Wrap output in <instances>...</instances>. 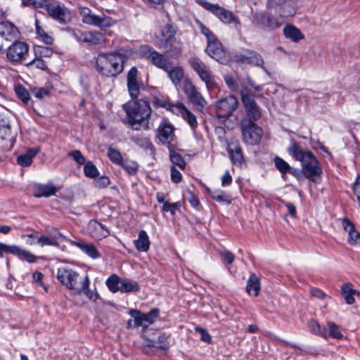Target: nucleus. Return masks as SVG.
<instances>
[{
  "instance_id": "obj_1",
  "label": "nucleus",
  "mask_w": 360,
  "mask_h": 360,
  "mask_svg": "<svg viewBox=\"0 0 360 360\" xmlns=\"http://www.w3.org/2000/svg\"><path fill=\"white\" fill-rule=\"evenodd\" d=\"M288 152L301 162L302 171L305 177L314 183H318L322 174V169L314 155L311 151L302 149L294 139L290 140Z\"/></svg>"
},
{
  "instance_id": "obj_2",
  "label": "nucleus",
  "mask_w": 360,
  "mask_h": 360,
  "mask_svg": "<svg viewBox=\"0 0 360 360\" xmlns=\"http://www.w3.org/2000/svg\"><path fill=\"white\" fill-rule=\"evenodd\" d=\"M125 60L126 56L121 53L99 54L95 58V68L103 76H116L123 70Z\"/></svg>"
},
{
  "instance_id": "obj_3",
  "label": "nucleus",
  "mask_w": 360,
  "mask_h": 360,
  "mask_svg": "<svg viewBox=\"0 0 360 360\" xmlns=\"http://www.w3.org/2000/svg\"><path fill=\"white\" fill-rule=\"evenodd\" d=\"M123 108L127 113L129 124L134 130L140 129L141 124L151 114L149 102L144 99L137 100L133 105L124 104Z\"/></svg>"
},
{
  "instance_id": "obj_4",
  "label": "nucleus",
  "mask_w": 360,
  "mask_h": 360,
  "mask_svg": "<svg viewBox=\"0 0 360 360\" xmlns=\"http://www.w3.org/2000/svg\"><path fill=\"white\" fill-rule=\"evenodd\" d=\"M79 13L82 16V20L84 24L98 27L102 30H105V29L113 26L116 22V21L111 17L104 13L96 15L87 7L79 6Z\"/></svg>"
},
{
  "instance_id": "obj_5",
  "label": "nucleus",
  "mask_w": 360,
  "mask_h": 360,
  "mask_svg": "<svg viewBox=\"0 0 360 360\" xmlns=\"http://www.w3.org/2000/svg\"><path fill=\"white\" fill-rule=\"evenodd\" d=\"M46 11L49 16L60 25H65L72 21V11L63 4L49 3L46 5Z\"/></svg>"
},
{
  "instance_id": "obj_6",
  "label": "nucleus",
  "mask_w": 360,
  "mask_h": 360,
  "mask_svg": "<svg viewBox=\"0 0 360 360\" xmlns=\"http://www.w3.org/2000/svg\"><path fill=\"white\" fill-rule=\"evenodd\" d=\"M243 141L250 145L258 143L262 136V129L250 119H242L240 122Z\"/></svg>"
},
{
  "instance_id": "obj_7",
  "label": "nucleus",
  "mask_w": 360,
  "mask_h": 360,
  "mask_svg": "<svg viewBox=\"0 0 360 360\" xmlns=\"http://www.w3.org/2000/svg\"><path fill=\"white\" fill-rule=\"evenodd\" d=\"M266 8L274 11L281 20L292 17L296 13V8L292 0H266Z\"/></svg>"
},
{
  "instance_id": "obj_8",
  "label": "nucleus",
  "mask_w": 360,
  "mask_h": 360,
  "mask_svg": "<svg viewBox=\"0 0 360 360\" xmlns=\"http://www.w3.org/2000/svg\"><path fill=\"white\" fill-rule=\"evenodd\" d=\"M241 101L245 111V117L252 122L257 121L261 117L259 107L256 103L253 96L250 94L247 88L240 90Z\"/></svg>"
},
{
  "instance_id": "obj_9",
  "label": "nucleus",
  "mask_w": 360,
  "mask_h": 360,
  "mask_svg": "<svg viewBox=\"0 0 360 360\" xmlns=\"http://www.w3.org/2000/svg\"><path fill=\"white\" fill-rule=\"evenodd\" d=\"M253 19L257 27L268 32L279 28L284 23V20L274 16L269 13H257L254 15Z\"/></svg>"
},
{
  "instance_id": "obj_10",
  "label": "nucleus",
  "mask_w": 360,
  "mask_h": 360,
  "mask_svg": "<svg viewBox=\"0 0 360 360\" xmlns=\"http://www.w3.org/2000/svg\"><path fill=\"white\" fill-rule=\"evenodd\" d=\"M238 106L237 98L229 95L216 103V114L218 118L228 119Z\"/></svg>"
},
{
  "instance_id": "obj_11",
  "label": "nucleus",
  "mask_w": 360,
  "mask_h": 360,
  "mask_svg": "<svg viewBox=\"0 0 360 360\" xmlns=\"http://www.w3.org/2000/svg\"><path fill=\"white\" fill-rule=\"evenodd\" d=\"M174 130L173 124L167 119H163L158 127L157 137L162 144L167 145L168 148H174L175 146Z\"/></svg>"
},
{
  "instance_id": "obj_12",
  "label": "nucleus",
  "mask_w": 360,
  "mask_h": 360,
  "mask_svg": "<svg viewBox=\"0 0 360 360\" xmlns=\"http://www.w3.org/2000/svg\"><path fill=\"white\" fill-rule=\"evenodd\" d=\"M57 278L60 283L70 290H76L81 283L79 274L68 268H60L57 271Z\"/></svg>"
},
{
  "instance_id": "obj_13",
  "label": "nucleus",
  "mask_w": 360,
  "mask_h": 360,
  "mask_svg": "<svg viewBox=\"0 0 360 360\" xmlns=\"http://www.w3.org/2000/svg\"><path fill=\"white\" fill-rule=\"evenodd\" d=\"M139 54L141 57L148 59L152 64L164 70L167 69L169 63L165 57L155 51L148 45H141L139 48Z\"/></svg>"
},
{
  "instance_id": "obj_14",
  "label": "nucleus",
  "mask_w": 360,
  "mask_h": 360,
  "mask_svg": "<svg viewBox=\"0 0 360 360\" xmlns=\"http://www.w3.org/2000/svg\"><path fill=\"white\" fill-rule=\"evenodd\" d=\"M205 51L211 58L221 64H226L229 61V53L217 37L207 42Z\"/></svg>"
},
{
  "instance_id": "obj_15",
  "label": "nucleus",
  "mask_w": 360,
  "mask_h": 360,
  "mask_svg": "<svg viewBox=\"0 0 360 360\" xmlns=\"http://www.w3.org/2000/svg\"><path fill=\"white\" fill-rule=\"evenodd\" d=\"M29 46L27 43L15 40L8 48L6 57L12 63L21 62L28 55Z\"/></svg>"
},
{
  "instance_id": "obj_16",
  "label": "nucleus",
  "mask_w": 360,
  "mask_h": 360,
  "mask_svg": "<svg viewBox=\"0 0 360 360\" xmlns=\"http://www.w3.org/2000/svg\"><path fill=\"white\" fill-rule=\"evenodd\" d=\"M169 335L160 331H156L154 333V335L151 338L143 335L146 344L145 353L147 354V349L150 347H155L163 350L167 349L169 346Z\"/></svg>"
},
{
  "instance_id": "obj_17",
  "label": "nucleus",
  "mask_w": 360,
  "mask_h": 360,
  "mask_svg": "<svg viewBox=\"0 0 360 360\" xmlns=\"http://www.w3.org/2000/svg\"><path fill=\"white\" fill-rule=\"evenodd\" d=\"M184 91L189 101L198 109L202 110L207 105L205 98L190 80L184 82Z\"/></svg>"
},
{
  "instance_id": "obj_18",
  "label": "nucleus",
  "mask_w": 360,
  "mask_h": 360,
  "mask_svg": "<svg viewBox=\"0 0 360 360\" xmlns=\"http://www.w3.org/2000/svg\"><path fill=\"white\" fill-rule=\"evenodd\" d=\"M19 30L17 27L9 21L0 22V37L6 41H15L18 38Z\"/></svg>"
},
{
  "instance_id": "obj_19",
  "label": "nucleus",
  "mask_w": 360,
  "mask_h": 360,
  "mask_svg": "<svg viewBox=\"0 0 360 360\" xmlns=\"http://www.w3.org/2000/svg\"><path fill=\"white\" fill-rule=\"evenodd\" d=\"M89 234L94 238L100 240L109 235L108 230L104 225L96 220H91L87 226Z\"/></svg>"
},
{
  "instance_id": "obj_20",
  "label": "nucleus",
  "mask_w": 360,
  "mask_h": 360,
  "mask_svg": "<svg viewBox=\"0 0 360 360\" xmlns=\"http://www.w3.org/2000/svg\"><path fill=\"white\" fill-rule=\"evenodd\" d=\"M90 280L88 276H85L81 280V286L80 285L77 287V289L75 291L77 295H80L84 293L89 300L92 302H96L98 299L100 298V295L97 292L94 290H91L89 288Z\"/></svg>"
},
{
  "instance_id": "obj_21",
  "label": "nucleus",
  "mask_w": 360,
  "mask_h": 360,
  "mask_svg": "<svg viewBox=\"0 0 360 360\" xmlns=\"http://www.w3.org/2000/svg\"><path fill=\"white\" fill-rule=\"evenodd\" d=\"M227 150L232 163L237 166H241L244 162V158L239 143H232L229 144Z\"/></svg>"
},
{
  "instance_id": "obj_22",
  "label": "nucleus",
  "mask_w": 360,
  "mask_h": 360,
  "mask_svg": "<svg viewBox=\"0 0 360 360\" xmlns=\"http://www.w3.org/2000/svg\"><path fill=\"white\" fill-rule=\"evenodd\" d=\"M342 226L346 231L348 232V243L354 245L360 241V233L356 230L354 224L348 219L345 218L342 220Z\"/></svg>"
},
{
  "instance_id": "obj_23",
  "label": "nucleus",
  "mask_w": 360,
  "mask_h": 360,
  "mask_svg": "<svg viewBox=\"0 0 360 360\" xmlns=\"http://www.w3.org/2000/svg\"><path fill=\"white\" fill-rule=\"evenodd\" d=\"M70 244L75 245L82 250L88 256L96 259L99 257L100 254L93 243H86L83 240H70Z\"/></svg>"
},
{
  "instance_id": "obj_24",
  "label": "nucleus",
  "mask_w": 360,
  "mask_h": 360,
  "mask_svg": "<svg viewBox=\"0 0 360 360\" xmlns=\"http://www.w3.org/2000/svg\"><path fill=\"white\" fill-rule=\"evenodd\" d=\"M57 189L52 184H37L34 188V196L36 198L50 197L54 195Z\"/></svg>"
},
{
  "instance_id": "obj_25",
  "label": "nucleus",
  "mask_w": 360,
  "mask_h": 360,
  "mask_svg": "<svg viewBox=\"0 0 360 360\" xmlns=\"http://www.w3.org/2000/svg\"><path fill=\"white\" fill-rule=\"evenodd\" d=\"M129 314L133 319L128 320L127 328H134L142 327L144 329L147 328L143 318V313L136 309H132L130 311Z\"/></svg>"
},
{
  "instance_id": "obj_26",
  "label": "nucleus",
  "mask_w": 360,
  "mask_h": 360,
  "mask_svg": "<svg viewBox=\"0 0 360 360\" xmlns=\"http://www.w3.org/2000/svg\"><path fill=\"white\" fill-rule=\"evenodd\" d=\"M283 34L287 39L294 42H298L304 38L301 31L292 25H287L283 28Z\"/></svg>"
},
{
  "instance_id": "obj_27",
  "label": "nucleus",
  "mask_w": 360,
  "mask_h": 360,
  "mask_svg": "<svg viewBox=\"0 0 360 360\" xmlns=\"http://www.w3.org/2000/svg\"><path fill=\"white\" fill-rule=\"evenodd\" d=\"M134 243L139 252H147L150 245L147 233L143 230L140 231L138 238L134 241Z\"/></svg>"
},
{
  "instance_id": "obj_28",
  "label": "nucleus",
  "mask_w": 360,
  "mask_h": 360,
  "mask_svg": "<svg viewBox=\"0 0 360 360\" xmlns=\"http://www.w3.org/2000/svg\"><path fill=\"white\" fill-rule=\"evenodd\" d=\"M176 34V30L174 27L170 24H166L160 31V41L165 43L164 48L168 47V44L174 38Z\"/></svg>"
},
{
  "instance_id": "obj_29",
  "label": "nucleus",
  "mask_w": 360,
  "mask_h": 360,
  "mask_svg": "<svg viewBox=\"0 0 360 360\" xmlns=\"http://www.w3.org/2000/svg\"><path fill=\"white\" fill-rule=\"evenodd\" d=\"M165 71L167 72L169 79L175 86L181 83L184 75L181 67L172 68L169 65L167 69Z\"/></svg>"
},
{
  "instance_id": "obj_30",
  "label": "nucleus",
  "mask_w": 360,
  "mask_h": 360,
  "mask_svg": "<svg viewBox=\"0 0 360 360\" xmlns=\"http://www.w3.org/2000/svg\"><path fill=\"white\" fill-rule=\"evenodd\" d=\"M181 112L184 118L187 121L192 129H195L198 126L196 117L183 104L179 103L174 106Z\"/></svg>"
},
{
  "instance_id": "obj_31",
  "label": "nucleus",
  "mask_w": 360,
  "mask_h": 360,
  "mask_svg": "<svg viewBox=\"0 0 360 360\" xmlns=\"http://www.w3.org/2000/svg\"><path fill=\"white\" fill-rule=\"evenodd\" d=\"M260 290L259 279L255 274H252L247 283L246 291L250 295L257 296Z\"/></svg>"
},
{
  "instance_id": "obj_32",
  "label": "nucleus",
  "mask_w": 360,
  "mask_h": 360,
  "mask_svg": "<svg viewBox=\"0 0 360 360\" xmlns=\"http://www.w3.org/2000/svg\"><path fill=\"white\" fill-rule=\"evenodd\" d=\"M11 254L17 255L20 259L25 260L29 263H34L37 259V257L30 252L22 250L15 245H13Z\"/></svg>"
},
{
  "instance_id": "obj_33",
  "label": "nucleus",
  "mask_w": 360,
  "mask_h": 360,
  "mask_svg": "<svg viewBox=\"0 0 360 360\" xmlns=\"http://www.w3.org/2000/svg\"><path fill=\"white\" fill-rule=\"evenodd\" d=\"M199 4L207 11L212 13L215 15L219 20L222 17V14L224 10V7L220 6L219 4H214L210 3L205 0H200Z\"/></svg>"
},
{
  "instance_id": "obj_34",
  "label": "nucleus",
  "mask_w": 360,
  "mask_h": 360,
  "mask_svg": "<svg viewBox=\"0 0 360 360\" xmlns=\"http://www.w3.org/2000/svg\"><path fill=\"white\" fill-rule=\"evenodd\" d=\"M60 238L65 239V236H63V234L60 233H58V234L51 237L41 236L37 238V243H39L41 247H44L45 245L58 247V240Z\"/></svg>"
},
{
  "instance_id": "obj_35",
  "label": "nucleus",
  "mask_w": 360,
  "mask_h": 360,
  "mask_svg": "<svg viewBox=\"0 0 360 360\" xmlns=\"http://www.w3.org/2000/svg\"><path fill=\"white\" fill-rule=\"evenodd\" d=\"M207 193L210 195V197L220 203H225L226 205H229L231 202V200L229 195H226L225 193L221 190H211L210 188H207Z\"/></svg>"
},
{
  "instance_id": "obj_36",
  "label": "nucleus",
  "mask_w": 360,
  "mask_h": 360,
  "mask_svg": "<svg viewBox=\"0 0 360 360\" xmlns=\"http://www.w3.org/2000/svg\"><path fill=\"white\" fill-rule=\"evenodd\" d=\"M38 150L29 149L25 154H22L17 158V162L22 167H28L32 162V159L37 154Z\"/></svg>"
},
{
  "instance_id": "obj_37",
  "label": "nucleus",
  "mask_w": 360,
  "mask_h": 360,
  "mask_svg": "<svg viewBox=\"0 0 360 360\" xmlns=\"http://www.w3.org/2000/svg\"><path fill=\"white\" fill-rule=\"evenodd\" d=\"M140 289L137 282L134 281H129L127 279H122L120 292H137Z\"/></svg>"
},
{
  "instance_id": "obj_38",
  "label": "nucleus",
  "mask_w": 360,
  "mask_h": 360,
  "mask_svg": "<svg viewBox=\"0 0 360 360\" xmlns=\"http://www.w3.org/2000/svg\"><path fill=\"white\" fill-rule=\"evenodd\" d=\"M309 328L311 333L326 339V328L320 325L316 321L311 320L309 322Z\"/></svg>"
},
{
  "instance_id": "obj_39",
  "label": "nucleus",
  "mask_w": 360,
  "mask_h": 360,
  "mask_svg": "<svg viewBox=\"0 0 360 360\" xmlns=\"http://www.w3.org/2000/svg\"><path fill=\"white\" fill-rule=\"evenodd\" d=\"M328 328V332L326 330V339L328 338H333L335 339L341 340L344 335L339 329V326L335 323L328 321L327 323Z\"/></svg>"
},
{
  "instance_id": "obj_40",
  "label": "nucleus",
  "mask_w": 360,
  "mask_h": 360,
  "mask_svg": "<svg viewBox=\"0 0 360 360\" xmlns=\"http://www.w3.org/2000/svg\"><path fill=\"white\" fill-rule=\"evenodd\" d=\"M122 279L116 274L111 275L106 280V285L108 289L113 293L120 291Z\"/></svg>"
},
{
  "instance_id": "obj_41",
  "label": "nucleus",
  "mask_w": 360,
  "mask_h": 360,
  "mask_svg": "<svg viewBox=\"0 0 360 360\" xmlns=\"http://www.w3.org/2000/svg\"><path fill=\"white\" fill-rule=\"evenodd\" d=\"M342 295L348 304H352L354 302V298L352 293V284L350 283H345L341 289Z\"/></svg>"
},
{
  "instance_id": "obj_42",
  "label": "nucleus",
  "mask_w": 360,
  "mask_h": 360,
  "mask_svg": "<svg viewBox=\"0 0 360 360\" xmlns=\"http://www.w3.org/2000/svg\"><path fill=\"white\" fill-rule=\"evenodd\" d=\"M220 21L224 24L234 23L236 25H240V21L238 17L235 15L233 12L226 10V8L224 10Z\"/></svg>"
},
{
  "instance_id": "obj_43",
  "label": "nucleus",
  "mask_w": 360,
  "mask_h": 360,
  "mask_svg": "<svg viewBox=\"0 0 360 360\" xmlns=\"http://www.w3.org/2000/svg\"><path fill=\"white\" fill-rule=\"evenodd\" d=\"M169 158L172 162L178 166L181 169H184L186 167V162L181 155L176 152L173 148H169Z\"/></svg>"
},
{
  "instance_id": "obj_44",
  "label": "nucleus",
  "mask_w": 360,
  "mask_h": 360,
  "mask_svg": "<svg viewBox=\"0 0 360 360\" xmlns=\"http://www.w3.org/2000/svg\"><path fill=\"white\" fill-rule=\"evenodd\" d=\"M84 173L86 177L96 179L99 175V172L91 161H88L84 164Z\"/></svg>"
},
{
  "instance_id": "obj_45",
  "label": "nucleus",
  "mask_w": 360,
  "mask_h": 360,
  "mask_svg": "<svg viewBox=\"0 0 360 360\" xmlns=\"http://www.w3.org/2000/svg\"><path fill=\"white\" fill-rule=\"evenodd\" d=\"M108 156L110 161L114 164L117 165L122 164L123 158L120 152L118 150L113 148L112 146H110L108 148Z\"/></svg>"
},
{
  "instance_id": "obj_46",
  "label": "nucleus",
  "mask_w": 360,
  "mask_h": 360,
  "mask_svg": "<svg viewBox=\"0 0 360 360\" xmlns=\"http://www.w3.org/2000/svg\"><path fill=\"white\" fill-rule=\"evenodd\" d=\"M131 141L142 148L148 149L152 146L150 139L143 136H134L131 137Z\"/></svg>"
},
{
  "instance_id": "obj_47",
  "label": "nucleus",
  "mask_w": 360,
  "mask_h": 360,
  "mask_svg": "<svg viewBox=\"0 0 360 360\" xmlns=\"http://www.w3.org/2000/svg\"><path fill=\"white\" fill-rule=\"evenodd\" d=\"M276 168L282 174L283 176L288 173L290 165L283 159L276 156L274 159Z\"/></svg>"
},
{
  "instance_id": "obj_48",
  "label": "nucleus",
  "mask_w": 360,
  "mask_h": 360,
  "mask_svg": "<svg viewBox=\"0 0 360 360\" xmlns=\"http://www.w3.org/2000/svg\"><path fill=\"white\" fill-rule=\"evenodd\" d=\"M72 35L77 41L88 44L90 32H83L76 29L72 30Z\"/></svg>"
},
{
  "instance_id": "obj_49",
  "label": "nucleus",
  "mask_w": 360,
  "mask_h": 360,
  "mask_svg": "<svg viewBox=\"0 0 360 360\" xmlns=\"http://www.w3.org/2000/svg\"><path fill=\"white\" fill-rule=\"evenodd\" d=\"M248 64L257 66H262L264 64V60L259 54L250 51H248Z\"/></svg>"
},
{
  "instance_id": "obj_50",
  "label": "nucleus",
  "mask_w": 360,
  "mask_h": 360,
  "mask_svg": "<svg viewBox=\"0 0 360 360\" xmlns=\"http://www.w3.org/2000/svg\"><path fill=\"white\" fill-rule=\"evenodd\" d=\"M159 313L160 309L158 308L153 309L148 313H143V318L147 327L155 322Z\"/></svg>"
},
{
  "instance_id": "obj_51",
  "label": "nucleus",
  "mask_w": 360,
  "mask_h": 360,
  "mask_svg": "<svg viewBox=\"0 0 360 360\" xmlns=\"http://www.w3.org/2000/svg\"><path fill=\"white\" fill-rule=\"evenodd\" d=\"M120 165L129 174H134L138 170V165L134 161L123 160Z\"/></svg>"
},
{
  "instance_id": "obj_52",
  "label": "nucleus",
  "mask_w": 360,
  "mask_h": 360,
  "mask_svg": "<svg viewBox=\"0 0 360 360\" xmlns=\"http://www.w3.org/2000/svg\"><path fill=\"white\" fill-rule=\"evenodd\" d=\"M15 92L19 98L25 103H27L30 100V94L27 90L22 85L15 87Z\"/></svg>"
},
{
  "instance_id": "obj_53",
  "label": "nucleus",
  "mask_w": 360,
  "mask_h": 360,
  "mask_svg": "<svg viewBox=\"0 0 360 360\" xmlns=\"http://www.w3.org/2000/svg\"><path fill=\"white\" fill-rule=\"evenodd\" d=\"M127 87L131 98H136L139 94V85L137 81L127 82Z\"/></svg>"
},
{
  "instance_id": "obj_54",
  "label": "nucleus",
  "mask_w": 360,
  "mask_h": 360,
  "mask_svg": "<svg viewBox=\"0 0 360 360\" xmlns=\"http://www.w3.org/2000/svg\"><path fill=\"white\" fill-rule=\"evenodd\" d=\"M35 55L37 57L42 58V57H50L53 51L51 49L46 46H37L34 49Z\"/></svg>"
},
{
  "instance_id": "obj_55",
  "label": "nucleus",
  "mask_w": 360,
  "mask_h": 360,
  "mask_svg": "<svg viewBox=\"0 0 360 360\" xmlns=\"http://www.w3.org/2000/svg\"><path fill=\"white\" fill-rule=\"evenodd\" d=\"M110 184V181L108 176H101L94 179V185L99 189L107 188Z\"/></svg>"
},
{
  "instance_id": "obj_56",
  "label": "nucleus",
  "mask_w": 360,
  "mask_h": 360,
  "mask_svg": "<svg viewBox=\"0 0 360 360\" xmlns=\"http://www.w3.org/2000/svg\"><path fill=\"white\" fill-rule=\"evenodd\" d=\"M198 75L200 79L205 82L207 86H212L214 84V79L210 72L207 70V68L202 72H199Z\"/></svg>"
},
{
  "instance_id": "obj_57",
  "label": "nucleus",
  "mask_w": 360,
  "mask_h": 360,
  "mask_svg": "<svg viewBox=\"0 0 360 360\" xmlns=\"http://www.w3.org/2000/svg\"><path fill=\"white\" fill-rule=\"evenodd\" d=\"M68 155L73 158L78 165H84L86 159L79 150H74L68 153Z\"/></svg>"
},
{
  "instance_id": "obj_58",
  "label": "nucleus",
  "mask_w": 360,
  "mask_h": 360,
  "mask_svg": "<svg viewBox=\"0 0 360 360\" xmlns=\"http://www.w3.org/2000/svg\"><path fill=\"white\" fill-rule=\"evenodd\" d=\"M104 41V37L102 33L99 32H90V37H89L88 44H98Z\"/></svg>"
},
{
  "instance_id": "obj_59",
  "label": "nucleus",
  "mask_w": 360,
  "mask_h": 360,
  "mask_svg": "<svg viewBox=\"0 0 360 360\" xmlns=\"http://www.w3.org/2000/svg\"><path fill=\"white\" fill-rule=\"evenodd\" d=\"M189 64L197 74H199V72L207 68L205 65L198 58H191L189 60Z\"/></svg>"
},
{
  "instance_id": "obj_60",
  "label": "nucleus",
  "mask_w": 360,
  "mask_h": 360,
  "mask_svg": "<svg viewBox=\"0 0 360 360\" xmlns=\"http://www.w3.org/2000/svg\"><path fill=\"white\" fill-rule=\"evenodd\" d=\"M32 93L36 98L41 99L49 95V89L45 87H34Z\"/></svg>"
},
{
  "instance_id": "obj_61",
  "label": "nucleus",
  "mask_w": 360,
  "mask_h": 360,
  "mask_svg": "<svg viewBox=\"0 0 360 360\" xmlns=\"http://www.w3.org/2000/svg\"><path fill=\"white\" fill-rule=\"evenodd\" d=\"M27 66L34 65L37 68L40 70H45L46 68V65L44 60H43L41 58L37 57L27 63L26 64Z\"/></svg>"
},
{
  "instance_id": "obj_62",
  "label": "nucleus",
  "mask_w": 360,
  "mask_h": 360,
  "mask_svg": "<svg viewBox=\"0 0 360 360\" xmlns=\"http://www.w3.org/2000/svg\"><path fill=\"white\" fill-rule=\"evenodd\" d=\"M37 33L39 37H41L45 44H51L53 43V38L39 26H37Z\"/></svg>"
},
{
  "instance_id": "obj_63",
  "label": "nucleus",
  "mask_w": 360,
  "mask_h": 360,
  "mask_svg": "<svg viewBox=\"0 0 360 360\" xmlns=\"http://www.w3.org/2000/svg\"><path fill=\"white\" fill-rule=\"evenodd\" d=\"M199 28L200 30V32L205 36L207 39V42L208 41L212 40L213 38L216 37L215 35L202 23L198 22Z\"/></svg>"
},
{
  "instance_id": "obj_64",
  "label": "nucleus",
  "mask_w": 360,
  "mask_h": 360,
  "mask_svg": "<svg viewBox=\"0 0 360 360\" xmlns=\"http://www.w3.org/2000/svg\"><path fill=\"white\" fill-rule=\"evenodd\" d=\"M195 330L198 332L200 334V339L202 341H203L205 342H207V343H210L211 342V340H212L211 336L205 329H204L200 326H196L195 328Z\"/></svg>"
}]
</instances>
